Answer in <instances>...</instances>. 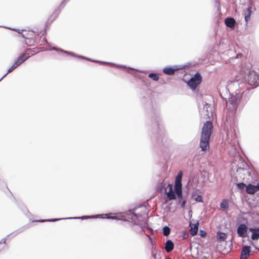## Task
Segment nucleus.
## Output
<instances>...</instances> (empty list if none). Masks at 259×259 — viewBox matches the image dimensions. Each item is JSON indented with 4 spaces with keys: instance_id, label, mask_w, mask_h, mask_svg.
I'll list each match as a JSON object with an SVG mask.
<instances>
[{
    "instance_id": "obj_1",
    "label": "nucleus",
    "mask_w": 259,
    "mask_h": 259,
    "mask_svg": "<svg viewBox=\"0 0 259 259\" xmlns=\"http://www.w3.org/2000/svg\"><path fill=\"white\" fill-rule=\"evenodd\" d=\"M213 128L212 123L206 121L202 128L199 146L202 151H205L209 149L210 137Z\"/></svg>"
},
{
    "instance_id": "obj_2",
    "label": "nucleus",
    "mask_w": 259,
    "mask_h": 259,
    "mask_svg": "<svg viewBox=\"0 0 259 259\" xmlns=\"http://www.w3.org/2000/svg\"><path fill=\"white\" fill-rule=\"evenodd\" d=\"M250 95L248 92H243L240 96H232L226 101V106L230 112L235 111L241 102V99H243V105L245 104L249 99Z\"/></svg>"
},
{
    "instance_id": "obj_3",
    "label": "nucleus",
    "mask_w": 259,
    "mask_h": 259,
    "mask_svg": "<svg viewBox=\"0 0 259 259\" xmlns=\"http://www.w3.org/2000/svg\"><path fill=\"white\" fill-rule=\"evenodd\" d=\"M105 218V219H116V217L115 216H109L108 214H100V215H84L80 217H74V218H66L65 219H87L89 218ZM64 219L61 218V219H49V220H35L34 222H54L56 221H58L61 220H64Z\"/></svg>"
},
{
    "instance_id": "obj_4",
    "label": "nucleus",
    "mask_w": 259,
    "mask_h": 259,
    "mask_svg": "<svg viewBox=\"0 0 259 259\" xmlns=\"http://www.w3.org/2000/svg\"><path fill=\"white\" fill-rule=\"evenodd\" d=\"M201 81L202 77L200 74L198 72H197L195 74L194 76L192 77L187 82V84L192 90H195L196 87L201 82Z\"/></svg>"
},
{
    "instance_id": "obj_5",
    "label": "nucleus",
    "mask_w": 259,
    "mask_h": 259,
    "mask_svg": "<svg viewBox=\"0 0 259 259\" xmlns=\"http://www.w3.org/2000/svg\"><path fill=\"white\" fill-rule=\"evenodd\" d=\"M247 80L249 84L257 86L259 85V75L253 70L250 71L248 74Z\"/></svg>"
},
{
    "instance_id": "obj_6",
    "label": "nucleus",
    "mask_w": 259,
    "mask_h": 259,
    "mask_svg": "<svg viewBox=\"0 0 259 259\" xmlns=\"http://www.w3.org/2000/svg\"><path fill=\"white\" fill-rule=\"evenodd\" d=\"M137 208H134L132 210H128V217L129 219H131L132 222L136 225H139L140 224V218L142 216L141 214L136 213L135 212Z\"/></svg>"
},
{
    "instance_id": "obj_7",
    "label": "nucleus",
    "mask_w": 259,
    "mask_h": 259,
    "mask_svg": "<svg viewBox=\"0 0 259 259\" xmlns=\"http://www.w3.org/2000/svg\"><path fill=\"white\" fill-rule=\"evenodd\" d=\"M248 228L244 224H240L237 230V233L238 236L242 238H245L247 236Z\"/></svg>"
},
{
    "instance_id": "obj_8",
    "label": "nucleus",
    "mask_w": 259,
    "mask_h": 259,
    "mask_svg": "<svg viewBox=\"0 0 259 259\" xmlns=\"http://www.w3.org/2000/svg\"><path fill=\"white\" fill-rule=\"evenodd\" d=\"M251 247L250 246H243L241 251L240 259H248L250 255Z\"/></svg>"
},
{
    "instance_id": "obj_9",
    "label": "nucleus",
    "mask_w": 259,
    "mask_h": 259,
    "mask_svg": "<svg viewBox=\"0 0 259 259\" xmlns=\"http://www.w3.org/2000/svg\"><path fill=\"white\" fill-rule=\"evenodd\" d=\"M155 124L156 126V130H158L157 134L158 137L157 138H158L159 141L161 140L162 142V139H161V138L162 137L163 134L162 125L159 123V121L157 118L155 119Z\"/></svg>"
},
{
    "instance_id": "obj_10",
    "label": "nucleus",
    "mask_w": 259,
    "mask_h": 259,
    "mask_svg": "<svg viewBox=\"0 0 259 259\" xmlns=\"http://www.w3.org/2000/svg\"><path fill=\"white\" fill-rule=\"evenodd\" d=\"M259 190V184L257 185H253L248 184L246 186V192L247 194H253Z\"/></svg>"
},
{
    "instance_id": "obj_11",
    "label": "nucleus",
    "mask_w": 259,
    "mask_h": 259,
    "mask_svg": "<svg viewBox=\"0 0 259 259\" xmlns=\"http://www.w3.org/2000/svg\"><path fill=\"white\" fill-rule=\"evenodd\" d=\"M30 56L29 53H25L21 54L16 60L15 61L18 65L19 66L22 63H23L25 60H26Z\"/></svg>"
},
{
    "instance_id": "obj_12",
    "label": "nucleus",
    "mask_w": 259,
    "mask_h": 259,
    "mask_svg": "<svg viewBox=\"0 0 259 259\" xmlns=\"http://www.w3.org/2000/svg\"><path fill=\"white\" fill-rule=\"evenodd\" d=\"M249 231L252 232L251 238L253 240H257L259 238V227L257 228H250Z\"/></svg>"
},
{
    "instance_id": "obj_13",
    "label": "nucleus",
    "mask_w": 259,
    "mask_h": 259,
    "mask_svg": "<svg viewBox=\"0 0 259 259\" xmlns=\"http://www.w3.org/2000/svg\"><path fill=\"white\" fill-rule=\"evenodd\" d=\"M190 233L192 236H195L197 234L198 230L199 223L197 222L195 224L190 223Z\"/></svg>"
},
{
    "instance_id": "obj_14",
    "label": "nucleus",
    "mask_w": 259,
    "mask_h": 259,
    "mask_svg": "<svg viewBox=\"0 0 259 259\" xmlns=\"http://www.w3.org/2000/svg\"><path fill=\"white\" fill-rule=\"evenodd\" d=\"M174 248V244L170 240H167L165 244V250L167 252H170Z\"/></svg>"
},
{
    "instance_id": "obj_15",
    "label": "nucleus",
    "mask_w": 259,
    "mask_h": 259,
    "mask_svg": "<svg viewBox=\"0 0 259 259\" xmlns=\"http://www.w3.org/2000/svg\"><path fill=\"white\" fill-rule=\"evenodd\" d=\"M214 111V107L213 105L205 103L203 104V112H205L208 113H212Z\"/></svg>"
},
{
    "instance_id": "obj_16",
    "label": "nucleus",
    "mask_w": 259,
    "mask_h": 259,
    "mask_svg": "<svg viewBox=\"0 0 259 259\" xmlns=\"http://www.w3.org/2000/svg\"><path fill=\"white\" fill-rule=\"evenodd\" d=\"M175 193L179 198V202H181V199H182V186H175Z\"/></svg>"
},
{
    "instance_id": "obj_17",
    "label": "nucleus",
    "mask_w": 259,
    "mask_h": 259,
    "mask_svg": "<svg viewBox=\"0 0 259 259\" xmlns=\"http://www.w3.org/2000/svg\"><path fill=\"white\" fill-rule=\"evenodd\" d=\"M225 24L230 28H233L235 24V20L233 18H227L225 21Z\"/></svg>"
},
{
    "instance_id": "obj_18",
    "label": "nucleus",
    "mask_w": 259,
    "mask_h": 259,
    "mask_svg": "<svg viewBox=\"0 0 259 259\" xmlns=\"http://www.w3.org/2000/svg\"><path fill=\"white\" fill-rule=\"evenodd\" d=\"M183 173L182 171H179L176 179L175 186H182V178Z\"/></svg>"
},
{
    "instance_id": "obj_19",
    "label": "nucleus",
    "mask_w": 259,
    "mask_h": 259,
    "mask_svg": "<svg viewBox=\"0 0 259 259\" xmlns=\"http://www.w3.org/2000/svg\"><path fill=\"white\" fill-rule=\"evenodd\" d=\"M217 239L219 241H224L227 238V235L225 233L221 232L220 231H219L217 233Z\"/></svg>"
},
{
    "instance_id": "obj_20",
    "label": "nucleus",
    "mask_w": 259,
    "mask_h": 259,
    "mask_svg": "<svg viewBox=\"0 0 259 259\" xmlns=\"http://www.w3.org/2000/svg\"><path fill=\"white\" fill-rule=\"evenodd\" d=\"M192 198L196 202H202L203 199L201 195L197 194L196 193H193Z\"/></svg>"
},
{
    "instance_id": "obj_21",
    "label": "nucleus",
    "mask_w": 259,
    "mask_h": 259,
    "mask_svg": "<svg viewBox=\"0 0 259 259\" xmlns=\"http://www.w3.org/2000/svg\"><path fill=\"white\" fill-rule=\"evenodd\" d=\"M176 70L172 67H165L163 69V72L168 75H172L175 73Z\"/></svg>"
},
{
    "instance_id": "obj_22",
    "label": "nucleus",
    "mask_w": 259,
    "mask_h": 259,
    "mask_svg": "<svg viewBox=\"0 0 259 259\" xmlns=\"http://www.w3.org/2000/svg\"><path fill=\"white\" fill-rule=\"evenodd\" d=\"M165 191H166V189H165ZM167 194V197L169 200H174L176 199V195L173 190L168 191V192H165Z\"/></svg>"
},
{
    "instance_id": "obj_23",
    "label": "nucleus",
    "mask_w": 259,
    "mask_h": 259,
    "mask_svg": "<svg viewBox=\"0 0 259 259\" xmlns=\"http://www.w3.org/2000/svg\"><path fill=\"white\" fill-rule=\"evenodd\" d=\"M25 227L20 228L18 229H17V230L14 231L12 233L7 235V237H8L11 235H12L13 236H15L17 235L18 234H19V233L22 232L25 230Z\"/></svg>"
},
{
    "instance_id": "obj_24",
    "label": "nucleus",
    "mask_w": 259,
    "mask_h": 259,
    "mask_svg": "<svg viewBox=\"0 0 259 259\" xmlns=\"http://www.w3.org/2000/svg\"><path fill=\"white\" fill-rule=\"evenodd\" d=\"M251 8H248L247 9L246 12L245 13V21L247 22L250 20V15L251 14Z\"/></svg>"
},
{
    "instance_id": "obj_25",
    "label": "nucleus",
    "mask_w": 259,
    "mask_h": 259,
    "mask_svg": "<svg viewBox=\"0 0 259 259\" xmlns=\"http://www.w3.org/2000/svg\"><path fill=\"white\" fill-rule=\"evenodd\" d=\"M170 232V229L168 226H164L162 228V233L164 236H167L169 235Z\"/></svg>"
},
{
    "instance_id": "obj_26",
    "label": "nucleus",
    "mask_w": 259,
    "mask_h": 259,
    "mask_svg": "<svg viewBox=\"0 0 259 259\" xmlns=\"http://www.w3.org/2000/svg\"><path fill=\"white\" fill-rule=\"evenodd\" d=\"M220 207L224 209H227L229 208V204L226 199L223 200L220 204Z\"/></svg>"
},
{
    "instance_id": "obj_27",
    "label": "nucleus",
    "mask_w": 259,
    "mask_h": 259,
    "mask_svg": "<svg viewBox=\"0 0 259 259\" xmlns=\"http://www.w3.org/2000/svg\"><path fill=\"white\" fill-rule=\"evenodd\" d=\"M148 77L154 81H158L159 79L158 74L154 73H149Z\"/></svg>"
},
{
    "instance_id": "obj_28",
    "label": "nucleus",
    "mask_w": 259,
    "mask_h": 259,
    "mask_svg": "<svg viewBox=\"0 0 259 259\" xmlns=\"http://www.w3.org/2000/svg\"><path fill=\"white\" fill-rule=\"evenodd\" d=\"M59 12L57 11H55L52 15L50 16V17L49 19V21H50L51 22L53 21L54 20L56 19V18L57 17Z\"/></svg>"
},
{
    "instance_id": "obj_29",
    "label": "nucleus",
    "mask_w": 259,
    "mask_h": 259,
    "mask_svg": "<svg viewBox=\"0 0 259 259\" xmlns=\"http://www.w3.org/2000/svg\"><path fill=\"white\" fill-rule=\"evenodd\" d=\"M18 64L16 62L13 64V65L9 68L7 73L3 76L4 77L6 76L8 73L11 72L13 70H14L15 68H16L18 66Z\"/></svg>"
},
{
    "instance_id": "obj_30",
    "label": "nucleus",
    "mask_w": 259,
    "mask_h": 259,
    "mask_svg": "<svg viewBox=\"0 0 259 259\" xmlns=\"http://www.w3.org/2000/svg\"><path fill=\"white\" fill-rule=\"evenodd\" d=\"M34 40L32 38H25V43L28 46H31L33 45Z\"/></svg>"
},
{
    "instance_id": "obj_31",
    "label": "nucleus",
    "mask_w": 259,
    "mask_h": 259,
    "mask_svg": "<svg viewBox=\"0 0 259 259\" xmlns=\"http://www.w3.org/2000/svg\"><path fill=\"white\" fill-rule=\"evenodd\" d=\"M237 186L239 189L241 190L243 189L244 187H246V185L243 183H238Z\"/></svg>"
},
{
    "instance_id": "obj_32",
    "label": "nucleus",
    "mask_w": 259,
    "mask_h": 259,
    "mask_svg": "<svg viewBox=\"0 0 259 259\" xmlns=\"http://www.w3.org/2000/svg\"><path fill=\"white\" fill-rule=\"evenodd\" d=\"M200 235L201 237H205L206 235V232L204 230H201L200 231Z\"/></svg>"
},
{
    "instance_id": "obj_33",
    "label": "nucleus",
    "mask_w": 259,
    "mask_h": 259,
    "mask_svg": "<svg viewBox=\"0 0 259 259\" xmlns=\"http://www.w3.org/2000/svg\"><path fill=\"white\" fill-rule=\"evenodd\" d=\"M186 202V200H183L182 202H180L181 203V205L182 208H184L185 206Z\"/></svg>"
},
{
    "instance_id": "obj_34",
    "label": "nucleus",
    "mask_w": 259,
    "mask_h": 259,
    "mask_svg": "<svg viewBox=\"0 0 259 259\" xmlns=\"http://www.w3.org/2000/svg\"><path fill=\"white\" fill-rule=\"evenodd\" d=\"M149 240L150 241V242L152 245H153L155 244V241L154 239H153L151 237H149Z\"/></svg>"
},
{
    "instance_id": "obj_35",
    "label": "nucleus",
    "mask_w": 259,
    "mask_h": 259,
    "mask_svg": "<svg viewBox=\"0 0 259 259\" xmlns=\"http://www.w3.org/2000/svg\"><path fill=\"white\" fill-rule=\"evenodd\" d=\"M6 239H7V238H4L3 239H2L0 241V244H2V243H6Z\"/></svg>"
},
{
    "instance_id": "obj_36",
    "label": "nucleus",
    "mask_w": 259,
    "mask_h": 259,
    "mask_svg": "<svg viewBox=\"0 0 259 259\" xmlns=\"http://www.w3.org/2000/svg\"><path fill=\"white\" fill-rule=\"evenodd\" d=\"M167 186L169 188V191L173 190L172 184H168Z\"/></svg>"
},
{
    "instance_id": "obj_37",
    "label": "nucleus",
    "mask_w": 259,
    "mask_h": 259,
    "mask_svg": "<svg viewBox=\"0 0 259 259\" xmlns=\"http://www.w3.org/2000/svg\"><path fill=\"white\" fill-rule=\"evenodd\" d=\"M229 115H230V114H227V116H226V117L227 120H228V117L230 116Z\"/></svg>"
},
{
    "instance_id": "obj_38",
    "label": "nucleus",
    "mask_w": 259,
    "mask_h": 259,
    "mask_svg": "<svg viewBox=\"0 0 259 259\" xmlns=\"http://www.w3.org/2000/svg\"><path fill=\"white\" fill-rule=\"evenodd\" d=\"M161 185H162V187H164L165 184H163V183H161Z\"/></svg>"
},
{
    "instance_id": "obj_39",
    "label": "nucleus",
    "mask_w": 259,
    "mask_h": 259,
    "mask_svg": "<svg viewBox=\"0 0 259 259\" xmlns=\"http://www.w3.org/2000/svg\"><path fill=\"white\" fill-rule=\"evenodd\" d=\"M183 200L184 199L183 198H182V199H181V202H182Z\"/></svg>"
}]
</instances>
